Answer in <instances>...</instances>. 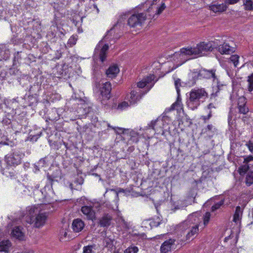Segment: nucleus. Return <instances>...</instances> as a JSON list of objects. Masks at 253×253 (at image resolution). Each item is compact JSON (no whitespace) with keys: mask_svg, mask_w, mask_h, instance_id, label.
Masks as SVG:
<instances>
[{"mask_svg":"<svg viewBox=\"0 0 253 253\" xmlns=\"http://www.w3.org/2000/svg\"><path fill=\"white\" fill-rule=\"evenodd\" d=\"M102 42L101 41L96 46L94 50V53L93 55L94 60H97L98 59L103 64L106 60L108 51L109 47L107 43L104 44L102 47H100V44Z\"/></svg>","mask_w":253,"mask_h":253,"instance_id":"39448f33","label":"nucleus"},{"mask_svg":"<svg viewBox=\"0 0 253 253\" xmlns=\"http://www.w3.org/2000/svg\"><path fill=\"white\" fill-rule=\"evenodd\" d=\"M241 157L244 158L243 163L244 164L239 167L238 171L240 175L244 176L250 169L251 166H253L250 163L253 161V156L250 155L249 156H241Z\"/></svg>","mask_w":253,"mask_h":253,"instance_id":"9d476101","label":"nucleus"},{"mask_svg":"<svg viewBox=\"0 0 253 253\" xmlns=\"http://www.w3.org/2000/svg\"><path fill=\"white\" fill-rule=\"evenodd\" d=\"M216 48L221 54H229L235 52V48L231 47L228 43L224 42L223 44H221Z\"/></svg>","mask_w":253,"mask_h":253,"instance_id":"b1692460","label":"nucleus"},{"mask_svg":"<svg viewBox=\"0 0 253 253\" xmlns=\"http://www.w3.org/2000/svg\"><path fill=\"white\" fill-rule=\"evenodd\" d=\"M224 204V199L221 200L219 202L215 203L211 208V211L214 212L219 209Z\"/></svg>","mask_w":253,"mask_h":253,"instance_id":"4d7b16f0","label":"nucleus"},{"mask_svg":"<svg viewBox=\"0 0 253 253\" xmlns=\"http://www.w3.org/2000/svg\"><path fill=\"white\" fill-rule=\"evenodd\" d=\"M244 5L246 10H253V1L252 0H244Z\"/></svg>","mask_w":253,"mask_h":253,"instance_id":"6e6d98bb","label":"nucleus"},{"mask_svg":"<svg viewBox=\"0 0 253 253\" xmlns=\"http://www.w3.org/2000/svg\"><path fill=\"white\" fill-rule=\"evenodd\" d=\"M95 247L96 245L95 244L84 246L83 248V253H94L93 250L95 249Z\"/></svg>","mask_w":253,"mask_h":253,"instance_id":"8fccbe9b","label":"nucleus"},{"mask_svg":"<svg viewBox=\"0 0 253 253\" xmlns=\"http://www.w3.org/2000/svg\"><path fill=\"white\" fill-rule=\"evenodd\" d=\"M175 240L169 239L165 241L161 245V253H167L171 250V246L174 244Z\"/></svg>","mask_w":253,"mask_h":253,"instance_id":"c85d7f7f","label":"nucleus"},{"mask_svg":"<svg viewBox=\"0 0 253 253\" xmlns=\"http://www.w3.org/2000/svg\"><path fill=\"white\" fill-rule=\"evenodd\" d=\"M181 99L180 97V92L179 93H177V97L176 101L172 104L169 110H178L179 109H181Z\"/></svg>","mask_w":253,"mask_h":253,"instance_id":"a19ab883","label":"nucleus"},{"mask_svg":"<svg viewBox=\"0 0 253 253\" xmlns=\"http://www.w3.org/2000/svg\"><path fill=\"white\" fill-rule=\"evenodd\" d=\"M81 211L89 219L93 220V219L95 217V212L92 210V208L90 206H84L82 207Z\"/></svg>","mask_w":253,"mask_h":253,"instance_id":"c756f323","label":"nucleus"},{"mask_svg":"<svg viewBox=\"0 0 253 253\" xmlns=\"http://www.w3.org/2000/svg\"><path fill=\"white\" fill-rule=\"evenodd\" d=\"M26 113L23 112L16 116L14 120L18 124V130L21 129L22 126L26 127L28 125Z\"/></svg>","mask_w":253,"mask_h":253,"instance_id":"6ab92c4d","label":"nucleus"},{"mask_svg":"<svg viewBox=\"0 0 253 253\" xmlns=\"http://www.w3.org/2000/svg\"><path fill=\"white\" fill-rule=\"evenodd\" d=\"M120 72V69L117 64L111 65L106 70L105 74L108 78L113 79L117 76Z\"/></svg>","mask_w":253,"mask_h":253,"instance_id":"412c9836","label":"nucleus"},{"mask_svg":"<svg viewBox=\"0 0 253 253\" xmlns=\"http://www.w3.org/2000/svg\"><path fill=\"white\" fill-rule=\"evenodd\" d=\"M42 134V131H40L37 133V135H29L27 139L32 142H36L41 136Z\"/></svg>","mask_w":253,"mask_h":253,"instance_id":"864d4df0","label":"nucleus"},{"mask_svg":"<svg viewBox=\"0 0 253 253\" xmlns=\"http://www.w3.org/2000/svg\"><path fill=\"white\" fill-rule=\"evenodd\" d=\"M2 140H3L6 143V146H10V147H13L15 145V143L13 140H10L7 136V135H5V137H3Z\"/></svg>","mask_w":253,"mask_h":253,"instance_id":"338daca9","label":"nucleus"},{"mask_svg":"<svg viewBox=\"0 0 253 253\" xmlns=\"http://www.w3.org/2000/svg\"><path fill=\"white\" fill-rule=\"evenodd\" d=\"M190 230L188 231L186 236V240H190L191 238H192L195 234H198L199 231V224H196L195 225H193L192 226H190Z\"/></svg>","mask_w":253,"mask_h":253,"instance_id":"72a5a7b5","label":"nucleus"},{"mask_svg":"<svg viewBox=\"0 0 253 253\" xmlns=\"http://www.w3.org/2000/svg\"><path fill=\"white\" fill-rule=\"evenodd\" d=\"M41 91V84H40L39 83L34 84L33 85H31L29 89V94L37 96H39L40 92Z\"/></svg>","mask_w":253,"mask_h":253,"instance_id":"7c9ffc66","label":"nucleus"},{"mask_svg":"<svg viewBox=\"0 0 253 253\" xmlns=\"http://www.w3.org/2000/svg\"><path fill=\"white\" fill-rule=\"evenodd\" d=\"M117 191H116L117 194L123 193L125 195H129L131 193L132 188H127L126 189H123L121 188H118L117 189Z\"/></svg>","mask_w":253,"mask_h":253,"instance_id":"603ef678","label":"nucleus"},{"mask_svg":"<svg viewBox=\"0 0 253 253\" xmlns=\"http://www.w3.org/2000/svg\"><path fill=\"white\" fill-rule=\"evenodd\" d=\"M72 227L75 232L81 231L84 227V222L80 218H76L73 220Z\"/></svg>","mask_w":253,"mask_h":253,"instance_id":"cd10ccee","label":"nucleus"},{"mask_svg":"<svg viewBox=\"0 0 253 253\" xmlns=\"http://www.w3.org/2000/svg\"><path fill=\"white\" fill-rule=\"evenodd\" d=\"M36 42V39L31 35L26 34L23 38V46L27 49H31Z\"/></svg>","mask_w":253,"mask_h":253,"instance_id":"5701e85b","label":"nucleus"},{"mask_svg":"<svg viewBox=\"0 0 253 253\" xmlns=\"http://www.w3.org/2000/svg\"><path fill=\"white\" fill-rule=\"evenodd\" d=\"M37 57L33 54H25L24 63L25 65H30L33 62H36Z\"/></svg>","mask_w":253,"mask_h":253,"instance_id":"37998d69","label":"nucleus"},{"mask_svg":"<svg viewBox=\"0 0 253 253\" xmlns=\"http://www.w3.org/2000/svg\"><path fill=\"white\" fill-rule=\"evenodd\" d=\"M57 74L59 78L67 80L73 77L74 75V71L71 66L64 64L62 65H56Z\"/></svg>","mask_w":253,"mask_h":253,"instance_id":"423d86ee","label":"nucleus"},{"mask_svg":"<svg viewBox=\"0 0 253 253\" xmlns=\"http://www.w3.org/2000/svg\"><path fill=\"white\" fill-rule=\"evenodd\" d=\"M215 43L212 41L208 42H201L196 47H183L180 49L181 54L191 56V59H194L206 55V52L212 51L216 48Z\"/></svg>","mask_w":253,"mask_h":253,"instance_id":"f257e3e1","label":"nucleus"},{"mask_svg":"<svg viewBox=\"0 0 253 253\" xmlns=\"http://www.w3.org/2000/svg\"><path fill=\"white\" fill-rule=\"evenodd\" d=\"M12 234L13 237L20 241L24 240L25 236L24 233L22 232L19 226L15 227L12 231Z\"/></svg>","mask_w":253,"mask_h":253,"instance_id":"473e14b6","label":"nucleus"},{"mask_svg":"<svg viewBox=\"0 0 253 253\" xmlns=\"http://www.w3.org/2000/svg\"><path fill=\"white\" fill-rule=\"evenodd\" d=\"M78 40V36L77 35H72L70 39H69L67 44L70 46H73V45H75L76 43V42Z\"/></svg>","mask_w":253,"mask_h":253,"instance_id":"e2e57ef3","label":"nucleus"},{"mask_svg":"<svg viewBox=\"0 0 253 253\" xmlns=\"http://www.w3.org/2000/svg\"><path fill=\"white\" fill-rule=\"evenodd\" d=\"M42 46V50L44 52H48L49 49L51 50L53 48H54L53 45H51L48 41L45 43L43 42Z\"/></svg>","mask_w":253,"mask_h":253,"instance_id":"69168bd1","label":"nucleus"},{"mask_svg":"<svg viewBox=\"0 0 253 253\" xmlns=\"http://www.w3.org/2000/svg\"><path fill=\"white\" fill-rule=\"evenodd\" d=\"M239 56L237 54L232 55L229 58L230 61L234 64L235 67H237L239 63Z\"/></svg>","mask_w":253,"mask_h":253,"instance_id":"774afa93","label":"nucleus"},{"mask_svg":"<svg viewBox=\"0 0 253 253\" xmlns=\"http://www.w3.org/2000/svg\"><path fill=\"white\" fill-rule=\"evenodd\" d=\"M126 14H124L123 15H122L121 16H120L117 23L115 24L113 27H112L109 30H108L107 32V33L106 35L104 37V39L107 40V39H111L112 38H114V37H113V34L115 33V27L117 26L118 25L120 24L121 22H122V20L124 19H126Z\"/></svg>","mask_w":253,"mask_h":253,"instance_id":"bb28decb","label":"nucleus"},{"mask_svg":"<svg viewBox=\"0 0 253 253\" xmlns=\"http://www.w3.org/2000/svg\"><path fill=\"white\" fill-rule=\"evenodd\" d=\"M111 84L110 82H107L103 84V86L100 88V94L102 97V100H109L111 97Z\"/></svg>","mask_w":253,"mask_h":253,"instance_id":"a211bd4d","label":"nucleus"},{"mask_svg":"<svg viewBox=\"0 0 253 253\" xmlns=\"http://www.w3.org/2000/svg\"><path fill=\"white\" fill-rule=\"evenodd\" d=\"M181 121L186 127H190L192 125V120L186 114H184V116L182 117Z\"/></svg>","mask_w":253,"mask_h":253,"instance_id":"49530a36","label":"nucleus"},{"mask_svg":"<svg viewBox=\"0 0 253 253\" xmlns=\"http://www.w3.org/2000/svg\"><path fill=\"white\" fill-rule=\"evenodd\" d=\"M248 82V90L251 92L253 90V73L248 76L247 80Z\"/></svg>","mask_w":253,"mask_h":253,"instance_id":"680f3d73","label":"nucleus"},{"mask_svg":"<svg viewBox=\"0 0 253 253\" xmlns=\"http://www.w3.org/2000/svg\"><path fill=\"white\" fill-rule=\"evenodd\" d=\"M60 148L63 149V152L61 153V155H68V151L72 154H75L77 151L76 144L69 140L67 142L62 141V142H60Z\"/></svg>","mask_w":253,"mask_h":253,"instance_id":"ddd939ff","label":"nucleus"},{"mask_svg":"<svg viewBox=\"0 0 253 253\" xmlns=\"http://www.w3.org/2000/svg\"><path fill=\"white\" fill-rule=\"evenodd\" d=\"M23 38H18L16 35H14L10 39V43L14 45H18L23 43Z\"/></svg>","mask_w":253,"mask_h":253,"instance_id":"de8ad7c7","label":"nucleus"},{"mask_svg":"<svg viewBox=\"0 0 253 253\" xmlns=\"http://www.w3.org/2000/svg\"><path fill=\"white\" fill-rule=\"evenodd\" d=\"M138 252V247L133 245H131L124 251V253H137Z\"/></svg>","mask_w":253,"mask_h":253,"instance_id":"052dcab7","label":"nucleus"},{"mask_svg":"<svg viewBox=\"0 0 253 253\" xmlns=\"http://www.w3.org/2000/svg\"><path fill=\"white\" fill-rule=\"evenodd\" d=\"M47 37L48 38V41L51 45H53L54 46L55 44L56 43V41L58 39V36H56V33L55 31H51L48 32L47 35Z\"/></svg>","mask_w":253,"mask_h":253,"instance_id":"e433bc0d","label":"nucleus"},{"mask_svg":"<svg viewBox=\"0 0 253 253\" xmlns=\"http://www.w3.org/2000/svg\"><path fill=\"white\" fill-rule=\"evenodd\" d=\"M11 245V242L8 240H3L0 242V252H3L7 253Z\"/></svg>","mask_w":253,"mask_h":253,"instance_id":"4c0bfd02","label":"nucleus"},{"mask_svg":"<svg viewBox=\"0 0 253 253\" xmlns=\"http://www.w3.org/2000/svg\"><path fill=\"white\" fill-rule=\"evenodd\" d=\"M162 125H163V121L157 119L151 121L150 124L149 125L148 127L152 128L155 130H158V128H161Z\"/></svg>","mask_w":253,"mask_h":253,"instance_id":"58836bf2","label":"nucleus"},{"mask_svg":"<svg viewBox=\"0 0 253 253\" xmlns=\"http://www.w3.org/2000/svg\"><path fill=\"white\" fill-rule=\"evenodd\" d=\"M48 217V213H39L34 218V226L36 228H40L43 226Z\"/></svg>","mask_w":253,"mask_h":253,"instance_id":"dca6fc26","label":"nucleus"},{"mask_svg":"<svg viewBox=\"0 0 253 253\" xmlns=\"http://www.w3.org/2000/svg\"><path fill=\"white\" fill-rule=\"evenodd\" d=\"M146 14L140 13L131 15L127 19V24L130 27H136L137 26H141L146 20Z\"/></svg>","mask_w":253,"mask_h":253,"instance_id":"6e6552de","label":"nucleus"},{"mask_svg":"<svg viewBox=\"0 0 253 253\" xmlns=\"http://www.w3.org/2000/svg\"><path fill=\"white\" fill-rule=\"evenodd\" d=\"M48 166L47 158L44 157L41 159L36 164H34V168L36 171H40L42 168Z\"/></svg>","mask_w":253,"mask_h":253,"instance_id":"f704fd0d","label":"nucleus"},{"mask_svg":"<svg viewBox=\"0 0 253 253\" xmlns=\"http://www.w3.org/2000/svg\"><path fill=\"white\" fill-rule=\"evenodd\" d=\"M52 170L51 174L47 173V178L51 187H52L54 181L58 182L57 178L61 179L64 176L62 173L61 169L58 167H52L50 169Z\"/></svg>","mask_w":253,"mask_h":253,"instance_id":"1a4fd4ad","label":"nucleus"},{"mask_svg":"<svg viewBox=\"0 0 253 253\" xmlns=\"http://www.w3.org/2000/svg\"><path fill=\"white\" fill-rule=\"evenodd\" d=\"M200 77H201V76H199L198 72L197 75H195L194 76L192 77V79L190 80L188 82L186 83L185 84L189 86L195 85L196 84V81L198 80Z\"/></svg>","mask_w":253,"mask_h":253,"instance_id":"5fc2aeb1","label":"nucleus"},{"mask_svg":"<svg viewBox=\"0 0 253 253\" xmlns=\"http://www.w3.org/2000/svg\"><path fill=\"white\" fill-rule=\"evenodd\" d=\"M227 7H228L225 3L221 4H218V3L214 4L211 3L209 6V9L212 11L214 13H221L226 11Z\"/></svg>","mask_w":253,"mask_h":253,"instance_id":"a878e982","label":"nucleus"},{"mask_svg":"<svg viewBox=\"0 0 253 253\" xmlns=\"http://www.w3.org/2000/svg\"><path fill=\"white\" fill-rule=\"evenodd\" d=\"M24 157V154L18 151H15L13 153L6 155L5 160L8 167H16L22 163V160Z\"/></svg>","mask_w":253,"mask_h":253,"instance_id":"20e7f679","label":"nucleus"},{"mask_svg":"<svg viewBox=\"0 0 253 253\" xmlns=\"http://www.w3.org/2000/svg\"><path fill=\"white\" fill-rule=\"evenodd\" d=\"M245 183L247 186L253 184V170L250 169L246 173Z\"/></svg>","mask_w":253,"mask_h":253,"instance_id":"79ce46f5","label":"nucleus"},{"mask_svg":"<svg viewBox=\"0 0 253 253\" xmlns=\"http://www.w3.org/2000/svg\"><path fill=\"white\" fill-rule=\"evenodd\" d=\"M129 136V140L132 142L137 143L139 140L138 133L135 131H132Z\"/></svg>","mask_w":253,"mask_h":253,"instance_id":"3c124183","label":"nucleus"},{"mask_svg":"<svg viewBox=\"0 0 253 253\" xmlns=\"http://www.w3.org/2000/svg\"><path fill=\"white\" fill-rule=\"evenodd\" d=\"M170 155L172 158L179 163H182L187 157V154L180 148L170 146Z\"/></svg>","mask_w":253,"mask_h":253,"instance_id":"9b49d317","label":"nucleus"},{"mask_svg":"<svg viewBox=\"0 0 253 253\" xmlns=\"http://www.w3.org/2000/svg\"><path fill=\"white\" fill-rule=\"evenodd\" d=\"M201 184L197 180H194L191 183V186L187 194V198L188 199H193V202L194 203H197L196 201V197L197 195L198 191V184Z\"/></svg>","mask_w":253,"mask_h":253,"instance_id":"2eb2a0df","label":"nucleus"},{"mask_svg":"<svg viewBox=\"0 0 253 253\" xmlns=\"http://www.w3.org/2000/svg\"><path fill=\"white\" fill-rule=\"evenodd\" d=\"M37 96L29 94L27 96H25L24 99L30 106H35L39 102Z\"/></svg>","mask_w":253,"mask_h":253,"instance_id":"2f4dec72","label":"nucleus"},{"mask_svg":"<svg viewBox=\"0 0 253 253\" xmlns=\"http://www.w3.org/2000/svg\"><path fill=\"white\" fill-rule=\"evenodd\" d=\"M0 61L4 60L6 61L9 59L10 57V51L8 48L4 47V49L0 52Z\"/></svg>","mask_w":253,"mask_h":253,"instance_id":"a18cd8bd","label":"nucleus"},{"mask_svg":"<svg viewBox=\"0 0 253 253\" xmlns=\"http://www.w3.org/2000/svg\"><path fill=\"white\" fill-rule=\"evenodd\" d=\"M0 122L5 129H8L11 128L13 130L15 131L16 134L20 131L18 130V124L17 122L13 119V116L9 113L5 115L2 118V120L0 121Z\"/></svg>","mask_w":253,"mask_h":253,"instance_id":"0eeeda50","label":"nucleus"},{"mask_svg":"<svg viewBox=\"0 0 253 253\" xmlns=\"http://www.w3.org/2000/svg\"><path fill=\"white\" fill-rule=\"evenodd\" d=\"M216 129L211 124L208 125L206 127L202 129L204 133H207L208 132H214Z\"/></svg>","mask_w":253,"mask_h":253,"instance_id":"0e129e2a","label":"nucleus"},{"mask_svg":"<svg viewBox=\"0 0 253 253\" xmlns=\"http://www.w3.org/2000/svg\"><path fill=\"white\" fill-rule=\"evenodd\" d=\"M155 76L154 75L150 74L146 77L144 78L141 81L137 83V86L139 88H144L147 86L148 88V90L150 89L154 85L155 82H152L155 79Z\"/></svg>","mask_w":253,"mask_h":253,"instance_id":"4468645a","label":"nucleus"},{"mask_svg":"<svg viewBox=\"0 0 253 253\" xmlns=\"http://www.w3.org/2000/svg\"><path fill=\"white\" fill-rule=\"evenodd\" d=\"M101 104L103 105L104 108L106 110L113 109L116 108L117 106V102H115L114 100L113 102H112L109 101V100H101Z\"/></svg>","mask_w":253,"mask_h":253,"instance_id":"c9c22d12","label":"nucleus"},{"mask_svg":"<svg viewBox=\"0 0 253 253\" xmlns=\"http://www.w3.org/2000/svg\"><path fill=\"white\" fill-rule=\"evenodd\" d=\"M208 97V94L204 88L193 89L189 93V97L186 103L189 108L192 110L197 109L200 105V99Z\"/></svg>","mask_w":253,"mask_h":253,"instance_id":"f03ea898","label":"nucleus"},{"mask_svg":"<svg viewBox=\"0 0 253 253\" xmlns=\"http://www.w3.org/2000/svg\"><path fill=\"white\" fill-rule=\"evenodd\" d=\"M242 213L243 209L239 206L236 207L235 211L233 215V221L235 222H237L240 220L241 218Z\"/></svg>","mask_w":253,"mask_h":253,"instance_id":"ea45409f","label":"nucleus"},{"mask_svg":"<svg viewBox=\"0 0 253 253\" xmlns=\"http://www.w3.org/2000/svg\"><path fill=\"white\" fill-rule=\"evenodd\" d=\"M165 0H163L162 1L160 6H159L157 7V10H156V13H155L156 15H160L166 8L165 3L164 2Z\"/></svg>","mask_w":253,"mask_h":253,"instance_id":"bf43d9fd","label":"nucleus"},{"mask_svg":"<svg viewBox=\"0 0 253 253\" xmlns=\"http://www.w3.org/2000/svg\"><path fill=\"white\" fill-rule=\"evenodd\" d=\"M216 70L212 69L211 70H207L206 69H202L199 71V76H201V77L210 79L212 78L213 81L215 80H217V85L215 86V89L213 87V92L211 95L210 99H211L213 97H215L217 96V93L220 90V87L222 86V84H220V82L217 78L215 75Z\"/></svg>","mask_w":253,"mask_h":253,"instance_id":"7ed1b4c3","label":"nucleus"},{"mask_svg":"<svg viewBox=\"0 0 253 253\" xmlns=\"http://www.w3.org/2000/svg\"><path fill=\"white\" fill-rule=\"evenodd\" d=\"M17 67L12 66V67L10 68L6 73H4V77H5V76H7L8 77H9L12 75H16L18 72V70L17 69Z\"/></svg>","mask_w":253,"mask_h":253,"instance_id":"09e8293b","label":"nucleus"},{"mask_svg":"<svg viewBox=\"0 0 253 253\" xmlns=\"http://www.w3.org/2000/svg\"><path fill=\"white\" fill-rule=\"evenodd\" d=\"M115 240L111 239L109 237L106 236L104 239V242L106 245L105 247L108 249L109 250H112L113 248L116 249L115 246L114 245Z\"/></svg>","mask_w":253,"mask_h":253,"instance_id":"c03bdc74","label":"nucleus"},{"mask_svg":"<svg viewBox=\"0 0 253 253\" xmlns=\"http://www.w3.org/2000/svg\"><path fill=\"white\" fill-rule=\"evenodd\" d=\"M112 217L108 214H105L102 217L98 219L97 224L100 227L108 228L110 225Z\"/></svg>","mask_w":253,"mask_h":253,"instance_id":"393cba45","label":"nucleus"},{"mask_svg":"<svg viewBox=\"0 0 253 253\" xmlns=\"http://www.w3.org/2000/svg\"><path fill=\"white\" fill-rule=\"evenodd\" d=\"M202 169L203 170L202 176L201 177L197 179V181L202 183L205 181L207 178L212 177V173L214 172V169L212 168H210L206 166H203Z\"/></svg>","mask_w":253,"mask_h":253,"instance_id":"4be33fe9","label":"nucleus"},{"mask_svg":"<svg viewBox=\"0 0 253 253\" xmlns=\"http://www.w3.org/2000/svg\"><path fill=\"white\" fill-rule=\"evenodd\" d=\"M151 220V221H150L149 224L151 228L154 227H158L161 223V220L158 216L156 218L152 219Z\"/></svg>","mask_w":253,"mask_h":253,"instance_id":"13d9d810","label":"nucleus"},{"mask_svg":"<svg viewBox=\"0 0 253 253\" xmlns=\"http://www.w3.org/2000/svg\"><path fill=\"white\" fill-rule=\"evenodd\" d=\"M41 209L36 206L32 207H29L28 210H27V213H28V216H27V221L30 222V224L34 223L35 220L34 218L40 212Z\"/></svg>","mask_w":253,"mask_h":253,"instance_id":"aec40b11","label":"nucleus"},{"mask_svg":"<svg viewBox=\"0 0 253 253\" xmlns=\"http://www.w3.org/2000/svg\"><path fill=\"white\" fill-rule=\"evenodd\" d=\"M25 54L22 51H16L13 54L12 66L19 67L22 64H25L24 58Z\"/></svg>","mask_w":253,"mask_h":253,"instance_id":"f3484780","label":"nucleus"},{"mask_svg":"<svg viewBox=\"0 0 253 253\" xmlns=\"http://www.w3.org/2000/svg\"><path fill=\"white\" fill-rule=\"evenodd\" d=\"M81 134L87 141L92 140L97 132L96 129L85 125L81 128Z\"/></svg>","mask_w":253,"mask_h":253,"instance_id":"f8f14e48","label":"nucleus"}]
</instances>
